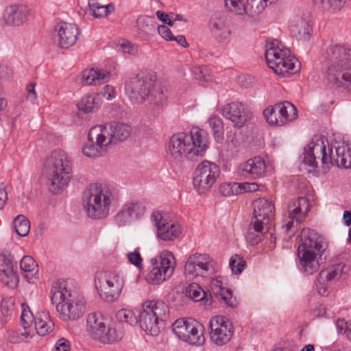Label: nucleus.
Instances as JSON below:
<instances>
[{
    "instance_id": "nucleus-1",
    "label": "nucleus",
    "mask_w": 351,
    "mask_h": 351,
    "mask_svg": "<svg viewBox=\"0 0 351 351\" xmlns=\"http://www.w3.org/2000/svg\"><path fill=\"white\" fill-rule=\"evenodd\" d=\"M321 162L322 167L330 169L332 166L351 168V141L342 143L335 147L330 145L324 136H314L311 142L304 147L302 162L306 165L315 169Z\"/></svg>"
},
{
    "instance_id": "nucleus-2",
    "label": "nucleus",
    "mask_w": 351,
    "mask_h": 351,
    "mask_svg": "<svg viewBox=\"0 0 351 351\" xmlns=\"http://www.w3.org/2000/svg\"><path fill=\"white\" fill-rule=\"evenodd\" d=\"M208 147L207 132L198 127H193L189 133L178 132L171 137L167 153L176 162H180L184 157L195 160L202 157Z\"/></svg>"
},
{
    "instance_id": "nucleus-3",
    "label": "nucleus",
    "mask_w": 351,
    "mask_h": 351,
    "mask_svg": "<svg viewBox=\"0 0 351 351\" xmlns=\"http://www.w3.org/2000/svg\"><path fill=\"white\" fill-rule=\"evenodd\" d=\"M324 58L328 64L325 74L328 82L335 88L351 90V49L330 45Z\"/></svg>"
},
{
    "instance_id": "nucleus-4",
    "label": "nucleus",
    "mask_w": 351,
    "mask_h": 351,
    "mask_svg": "<svg viewBox=\"0 0 351 351\" xmlns=\"http://www.w3.org/2000/svg\"><path fill=\"white\" fill-rule=\"evenodd\" d=\"M50 298L56 304L59 317L64 322L77 320L85 312L84 297L69 289L65 282L58 280L53 283Z\"/></svg>"
},
{
    "instance_id": "nucleus-5",
    "label": "nucleus",
    "mask_w": 351,
    "mask_h": 351,
    "mask_svg": "<svg viewBox=\"0 0 351 351\" xmlns=\"http://www.w3.org/2000/svg\"><path fill=\"white\" fill-rule=\"evenodd\" d=\"M301 243L298 248L299 269L306 275L316 272L319 263L318 256H321L327 247L326 239L316 231L304 229L301 232Z\"/></svg>"
},
{
    "instance_id": "nucleus-6",
    "label": "nucleus",
    "mask_w": 351,
    "mask_h": 351,
    "mask_svg": "<svg viewBox=\"0 0 351 351\" xmlns=\"http://www.w3.org/2000/svg\"><path fill=\"white\" fill-rule=\"evenodd\" d=\"M265 56L268 66L280 76L288 77L298 71L296 67L298 60L277 39L267 42Z\"/></svg>"
},
{
    "instance_id": "nucleus-7",
    "label": "nucleus",
    "mask_w": 351,
    "mask_h": 351,
    "mask_svg": "<svg viewBox=\"0 0 351 351\" xmlns=\"http://www.w3.org/2000/svg\"><path fill=\"white\" fill-rule=\"evenodd\" d=\"M112 193L108 188H103L100 184H90L84 191L82 202L88 216L99 219L109 214Z\"/></svg>"
},
{
    "instance_id": "nucleus-8",
    "label": "nucleus",
    "mask_w": 351,
    "mask_h": 351,
    "mask_svg": "<svg viewBox=\"0 0 351 351\" xmlns=\"http://www.w3.org/2000/svg\"><path fill=\"white\" fill-rule=\"evenodd\" d=\"M49 170L48 186L49 191L58 193L69 184L72 171L71 162L68 155L62 150H54L47 160Z\"/></svg>"
},
{
    "instance_id": "nucleus-9",
    "label": "nucleus",
    "mask_w": 351,
    "mask_h": 351,
    "mask_svg": "<svg viewBox=\"0 0 351 351\" xmlns=\"http://www.w3.org/2000/svg\"><path fill=\"white\" fill-rule=\"evenodd\" d=\"M138 315L141 328L147 334L156 336L165 326L169 317V308L162 301L148 300L143 303Z\"/></svg>"
},
{
    "instance_id": "nucleus-10",
    "label": "nucleus",
    "mask_w": 351,
    "mask_h": 351,
    "mask_svg": "<svg viewBox=\"0 0 351 351\" xmlns=\"http://www.w3.org/2000/svg\"><path fill=\"white\" fill-rule=\"evenodd\" d=\"M124 284L123 274L115 269L100 271L95 275V287L101 297L108 302L115 301L120 296Z\"/></svg>"
},
{
    "instance_id": "nucleus-11",
    "label": "nucleus",
    "mask_w": 351,
    "mask_h": 351,
    "mask_svg": "<svg viewBox=\"0 0 351 351\" xmlns=\"http://www.w3.org/2000/svg\"><path fill=\"white\" fill-rule=\"evenodd\" d=\"M176 336L189 345L199 346L205 342L204 327L195 319H178L172 325Z\"/></svg>"
},
{
    "instance_id": "nucleus-12",
    "label": "nucleus",
    "mask_w": 351,
    "mask_h": 351,
    "mask_svg": "<svg viewBox=\"0 0 351 351\" xmlns=\"http://www.w3.org/2000/svg\"><path fill=\"white\" fill-rule=\"evenodd\" d=\"M150 263L152 268L146 277L148 282L159 285L173 275L176 262L171 252H163L159 258H152Z\"/></svg>"
},
{
    "instance_id": "nucleus-13",
    "label": "nucleus",
    "mask_w": 351,
    "mask_h": 351,
    "mask_svg": "<svg viewBox=\"0 0 351 351\" xmlns=\"http://www.w3.org/2000/svg\"><path fill=\"white\" fill-rule=\"evenodd\" d=\"M109 138V131L103 125L93 127L88 132V141L83 147V154L89 158L104 156L110 145Z\"/></svg>"
},
{
    "instance_id": "nucleus-14",
    "label": "nucleus",
    "mask_w": 351,
    "mask_h": 351,
    "mask_svg": "<svg viewBox=\"0 0 351 351\" xmlns=\"http://www.w3.org/2000/svg\"><path fill=\"white\" fill-rule=\"evenodd\" d=\"M220 173L219 167L208 160L202 161L194 171L193 184L199 194L207 192L216 182Z\"/></svg>"
},
{
    "instance_id": "nucleus-15",
    "label": "nucleus",
    "mask_w": 351,
    "mask_h": 351,
    "mask_svg": "<svg viewBox=\"0 0 351 351\" xmlns=\"http://www.w3.org/2000/svg\"><path fill=\"white\" fill-rule=\"evenodd\" d=\"M154 80L147 75H136L125 84V93L132 104H141L153 90Z\"/></svg>"
},
{
    "instance_id": "nucleus-16",
    "label": "nucleus",
    "mask_w": 351,
    "mask_h": 351,
    "mask_svg": "<svg viewBox=\"0 0 351 351\" xmlns=\"http://www.w3.org/2000/svg\"><path fill=\"white\" fill-rule=\"evenodd\" d=\"M209 336L213 343L222 346L228 343L234 334L232 322L226 317L216 315L209 321Z\"/></svg>"
},
{
    "instance_id": "nucleus-17",
    "label": "nucleus",
    "mask_w": 351,
    "mask_h": 351,
    "mask_svg": "<svg viewBox=\"0 0 351 351\" xmlns=\"http://www.w3.org/2000/svg\"><path fill=\"white\" fill-rule=\"evenodd\" d=\"M211 258L206 254L195 253L191 255L185 263L184 274L189 280L197 277H206L213 271Z\"/></svg>"
},
{
    "instance_id": "nucleus-18",
    "label": "nucleus",
    "mask_w": 351,
    "mask_h": 351,
    "mask_svg": "<svg viewBox=\"0 0 351 351\" xmlns=\"http://www.w3.org/2000/svg\"><path fill=\"white\" fill-rule=\"evenodd\" d=\"M263 115L270 125H284L297 117V109L289 101L276 104L271 108H266Z\"/></svg>"
},
{
    "instance_id": "nucleus-19",
    "label": "nucleus",
    "mask_w": 351,
    "mask_h": 351,
    "mask_svg": "<svg viewBox=\"0 0 351 351\" xmlns=\"http://www.w3.org/2000/svg\"><path fill=\"white\" fill-rule=\"evenodd\" d=\"M222 115L232 121L234 127L241 128L251 118V111L243 103L233 101L221 110Z\"/></svg>"
},
{
    "instance_id": "nucleus-20",
    "label": "nucleus",
    "mask_w": 351,
    "mask_h": 351,
    "mask_svg": "<svg viewBox=\"0 0 351 351\" xmlns=\"http://www.w3.org/2000/svg\"><path fill=\"white\" fill-rule=\"evenodd\" d=\"M56 43L61 49H69L77 41L80 29L75 24L60 23L54 27Z\"/></svg>"
},
{
    "instance_id": "nucleus-21",
    "label": "nucleus",
    "mask_w": 351,
    "mask_h": 351,
    "mask_svg": "<svg viewBox=\"0 0 351 351\" xmlns=\"http://www.w3.org/2000/svg\"><path fill=\"white\" fill-rule=\"evenodd\" d=\"M145 206L138 201L126 202L114 217L115 223L124 226L133 220L141 218L145 212Z\"/></svg>"
},
{
    "instance_id": "nucleus-22",
    "label": "nucleus",
    "mask_w": 351,
    "mask_h": 351,
    "mask_svg": "<svg viewBox=\"0 0 351 351\" xmlns=\"http://www.w3.org/2000/svg\"><path fill=\"white\" fill-rule=\"evenodd\" d=\"M274 218V206L271 202L264 198L254 202V217L252 219L254 226L259 223L270 229L273 225Z\"/></svg>"
},
{
    "instance_id": "nucleus-23",
    "label": "nucleus",
    "mask_w": 351,
    "mask_h": 351,
    "mask_svg": "<svg viewBox=\"0 0 351 351\" xmlns=\"http://www.w3.org/2000/svg\"><path fill=\"white\" fill-rule=\"evenodd\" d=\"M348 267L343 263H338L329 268L322 270L317 278V289L321 295L328 294L326 284L337 280L346 275Z\"/></svg>"
},
{
    "instance_id": "nucleus-24",
    "label": "nucleus",
    "mask_w": 351,
    "mask_h": 351,
    "mask_svg": "<svg viewBox=\"0 0 351 351\" xmlns=\"http://www.w3.org/2000/svg\"><path fill=\"white\" fill-rule=\"evenodd\" d=\"M29 14L28 9L21 4H12L5 8L2 21L7 27H19L25 24Z\"/></svg>"
},
{
    "instance_id": "nucleus-25",
    "label": "nucleus",
    "mask_w": 351,
    "mask_h": 351,
    "mask_svg": "<svg viewBox=\"0 0 351 351\" xmlns=\"http://www.w3.org/2000/svg\"><path fill=\"white\" fill-rule=\"evenodd\" d=\"M152 218L157 227L158 237L162 241H172L181 233L180 224L166 221L160 212L153 213Z\"/></svg>"
},
{
    "instance_id": "nucleus-26",
    "label": "nucleus",
    "mask_w": 351,
    "mask_h": 351,
    "mask_svg": "<svg viewBox=\"0 0 351 351\" xmlns=\"http://www.w3.org/2000/svg\"><path fill=\"white\" fill-rule=\"evenodd\" d=\"M266 169L265 160L260 156L250 158L239 166L241 176L253 179L263 177L266 173Z\"/></svg>"
},
{
    "instance_id": "nucleus-27",
    "label": "nucleus",
    "mask_w": 351,
    "mask_h": 351,
    "mask_svg": "<svg viewBox=\"0 0 351 351\" xmlns=\"http://www.w3.org/2000/svg\"><path fill=\"white\" fill-rule=\"evenodd\" d=\"M210 29L213 36L219 43H227L229 42L231 32L223 14L217 13L211 17Z\"/></svg>"
},
{
    "instance_id": "nucleus-28",
    "label": "nucleus",
    "mask_w": 351,
    "mask_h": 351,
    "mask_svg": "<svg viewBox=\"0 0 351 351\" xmlns=\"http://www.w3.org/2000/svg\"><path fill=\"white\" fill-rule=\"evenodd\" d=\"M123 336L124 330L121 324L108 321L95 341L102 344L111 345L121 341Z\"/></svg>"
},
{
    "instance_id": "nucleus-29",
    "label": "nucleus",
    "mask_w": 351,
    "mask_h": 351,
    "mask_svg": "<svg viewBox=\"0 0 351 351\" xmlns=\"http://www.w3.org/2000/svg\"><path fill=\"white\" fill-rule=\"evenodd\" d=\"M210 287L213 294L218 298L219 300L223 301L230 307L237 306V300L233 297L232 291L224 287L222 277L217 276L212 278Z\"/></svg>"
},
{
    "instance_id": "nucleus-30",
    "label": "nucleus",
    "mask_w": 351,
    "mask_h": 351,
    "mask_svg": "<svg viewBox=\"0 0 351 351\" xmlns=\"http://www.w3.org/2000/svg\"><path fill=\"white\" fill-rule=\"evenodd\" d=\"M0 280L10 288L15 287L18 282L14 263L11 258L5 254H0Z\"/></svg>"
},
{
    "instance_id": "nucleus-31",
    "label": "nucleus",
    "mask_w": 351,
    "mask_h": 351,
    "mask_svg": "<svg viewBox=\"0 0 351 351\" xmlns=\"http://www.w3.org/2000/svg\"><path fill=\"white\" fill-rule=\"evenodd\" d=\"M289 28L292 35L298 40H308L310 37L311 28L306 18L295 16L289 21Z\"/></svg>"
},
{
    "instance_id": "nucleus-32",
    "label": "nucleus",
    "mask_w": 351,
    "mask_h": 351,
    "mask_svg": "<svg viewBox=\"0 0 351 351\" xmlns=\"http://www.w3.org/2000/svg\"><path fill=\"white\" fill-rule=\"evenodd\" d=\"M108 319L99 312L89 313L86 317V332L88 335L95 341L101 332L103 328L108 322Z\"/></svg>"
},
{
    "instance_id": "nucleus-33",
    "label": "nucleus",
    "mask_w": 351,
    "mask_h": 351,
    "mask_svg": "<svg viewBox=\"0 0 351 351\" xmlns=\"http://www.w3.org/2000/svg\"><path fill=\"white\" fill-rule=\"evenodd\" d=\"M309 210L308 201L306 197H300L289 205V219H295L300 223Z\"/></svg>"
},
{
    "instance_id": "nucleus-34",
    "label": "nucleus",
    "mask_w": 351,
    "mask_h": 351,
    "mask_svg": "<svg viewBox=\"0 0 351 351\" xmlns=\"http://www.w3.org/2000/svg\"><path fill=\"white\" fill-rule=\"evenodd\" d=\"M103 126L109 131L110 144L116 141H123L126 140L131 133V127L123 123L114 122Z\"/></svg>"
},
{
    "instance_id": "nucleus-35",
    "label": "nucleus",
    "mask_w": 351,
    "mask_h": 351,
    "mask_svg": "<svg viewBox=\"0 0 351 351\" xmlns=\"http://www.w3.org/2000/svg\"><path fill=\"white\" fill-rule=\"evenodd\" d=\"M35 329L40 336H45L53 332L54 324L47 311L40 312L35 318Z\"/></svg>"
},
{
    "instance_id": "nucleus-36",
    "label": "nucleus",
    "mask_w": 351,
    "mask_h": 351,
    "mask_svg": "<svg viewBox=\"0 0 351 351\" xmlns=\"http://www.w3.org/2000/svg\"><path fill=\"white\" fill-rule=\"evenodd\" d=\"M110 73L106 71L90 69L84 72L83 81L86 85H101L108 82Z\"/></svg>"
},
{
    "instance_id": "nucleus-37",
    "label": "nucleus",
    "mask_w": 351,
    "mask_h": 351,
    "mask_svg": "<svg viewBox=\"0 0 351 351\" xmlns=\"http://www.w3.org/2000/svg\"><path fill=\"white\" fill-rule=\"evenodd\" d=\"M88 10L92 16L95 18L107 16L114 10L112 3L101 5L98 0H88Z\"/></svg>"
},
{
    "instance_id": "nucleus-38",
    "label": "nucleus",
    "mask_w": 351,
    "mask_h": 351,
    "mask_svg": "<svg viewBox=\"0 0 351 351\" xmlns=\"http://www.w3.org/2000/svg\"><path fill=\"white\" fill-rule=\"evenodd\" d=\"M33 337V332L31 330L9 329L7 331L5 339L10 343H19L21 342H28Z\"/></svg>"
},
{
    "instance_id": "nucleus-39",
    "label": "nucleus",
    "mask_w": 351,
    "mask_h": 351,
    "mask_svg": "<svg viewBox=\"0 0 351 351\" xmlns=\"http://www.w3.org/2000/svg\"><path fill=\"white\" fill-rule=\"evenodd\" d=\"M186 297L195 302L204 301L205 305H210L211 302L210 297H208L206 292L197 283H191L185 289Z\"/></svg>"
},
{
    "instance_id": "nucleus-40",
    "label": "nucleus",
    "mask_w": 351,
    "mask_h": 351,
    "mask_svg": "<svg viewBox=\"0 0 351 351\" xmlns=\"http://www.w3.org/2000/svg\"><path fill=\"white\" fill-rule=\"evenodd\" d=\"M269 230L268 227H265L259 223H257V226H254L251 221L246 234V239L248 242L251 243L252 245L257 244L261 241L262 237Z\"/></svg>"
},
{
    "instance_id": "nucleus-41",
    "label": "nucleus",
    "mask_w": 351,
    "mask_h": 351,
    "mask_svg": "<svg viewBox=\"0 0 351 351\" xmlns=\"http://www.w3.org/2000/svg\"><path fill=\"white\" fill-rule=\"evenodd\" d=\"M207 122L212 130L213 135L216 142L218 143H222L224 132L222 119L217 115H213L208 119Z\"/></svg>"
},
{
    "instance_id": "nucleus-42",
    "label": "nucleus",
    "mask_w": 351,
    "mask_h": 351,
    "mask_svg": "<svg viewBox=\"0 0 351 351\" xmlns=\"http://www.w3.org/2000/svg\"><path fill=\"white\" fill-rule=\"evenodd\" d=\"M151 93L150 105L152 106L154 113L158 114L166 105L167 95L161 89L154 90Z\"/></svg>"
},
{
    "instance_id": "nucleus-43",
    "label": "nucleus",
    "mask_w": 351,
    "mask_h": 351,
    "mask_svg": "<svg viewBox=\"0 0 351 351\" xmlns=\"http://www.w3.org/2000/svg\"><path fill=\"white\" fill-rule=\"evenodd\" d=\"M14 226L16 232L21 237H25L30 230V223L24 215H18L14 219Z\"/></svg>"
},
{
    "instance_id": "nucleus-44",
    "label": "nucleus",
    "mask_w": 351,
    "mask_h": 351,
    "mask_svg": "<svg viewBox=\"0 0 351 351\" xmlns=\"http://www.w3.org/2000/svg\"><path fill=\"white\" fill-rule=\"evenodd\" d=\"M0 308L2 314L1 323L3 325L8 322L13 315L14 302L12 298L3 299L1 302Z\"/></svg>"
},
{
    "instance_id": "nucleus-45",
    "label": "nucleus",
    "mask_w": 351,
    "mask_h": 351,
    "mask_svg": "<svg viewBox=\"0 0 351 351\" xmlns=\"http://www.w3.org/2000/svg\"><path fill=\"white\" fill-rule=\"evenodd\" d=\"M20 265L24 272L29 273L32 276L36 275L38 272V265L30 256H23L21 260Z\"/></svg>"
},
{
    "instance_id": "nucleus-46",
    "label": "nucleus",
    "mask_w": 351,
    "mask_h": 351,
    "mask_svg": "<svg viewBox=\"0 0 351 351\" xmlns=\"http://www.w3.org/2000/svg\"><path fill=\"white\" fill-rule=\"evenodd\" d=\"M225 7L231 12L238 15L247 13L245 0H224Z\"/></svg>"
},
{
    "instance_id": "nucleus-47",
    "label": "nucleus",
    "mask_w": 351,
    "mask_h": 351,
    "mask_svg": "<svg viewBox=\"0 0 351 351\" xmlns=\"http://www.w3.org/2000/svg\"><path fill=\"white\" fill-rule=\"evenodd\" d=\"M116 317L119 322H126L130 325H134L138 322L137 316L134 311L126 308L118 311Z\"/></svg>"
},
{
    "instance_id": "nucleus-48",
    "label": "nucleus",
    "mask_w": 351,
    "mask_h": 351,
    "mask_svg": "<svg viewBox=\"0 0 351 351\" xmlns=\"http://www.w3.org/2000/svg\"><path fill=\"white\" fill-rule=\"evenodd\" d=\"M34 320H35V319L29 306L25 303H22L21 324L23 328L28 329V327L32 324Z\"/></svg>"
},
{
    "instance_id": "nucleus-49",
    "label": "nucleus",
    "mask_w": 351,
    "mask_h": 351,
    "mask_svg": "<svg viewBox=\"0 0 351 351\" xmlns=\"http://www.w3.org/2000/svg\"><path fill=\"white\" fill-rule=\"evenodd\" d=\"M219 192L223 196L237 195L241 193L240 185L237 182H225L221 184Z\"/></svg>"
},
{
    "instance_id": "nucleus-50",
    "label": "nucleus",
    "mask_w": 351,
    "mask_h": 351,
    "mask_svg": "<svg viewBox=\"0 0 351 351\" xmlns=\"http://www.w3.org/2000/svg\"><path fill=\"white\" fill-rule=\"evenodd\" d=\"M95 107V97L93 95H89L82 97L80 101L77 104L79 110L84 112H90Z\"/></svg>"
},
{
    "instance_id": "nucleus-51",
    "label": "nucleus",
    "mask_w": 351,
    "mask_h": 351,
    "mask_svg": "<svg viewBox=\"0 0 351 351\" xmlns=\"http://www.w3.org/2000/svg\"><path fill=\"white\" fill-rule=\"evenodd\" d=\"M191 73L193 77L199 82L211 80L208 70L205 66H195L191 69Z\"/></svg>"
},
{
    "instance_id": "nucleus-52",
    "label": "nucleus",
    "mask_w": 351,
    "mask_h": 351,
    "mask_svg": "<svg viewBox=\"0 0 351 351\" xmlns=\"http://www.w3.org/2000/svg\"><path fill=\"white\" fill-rule=\"evenodd\" d=\"M229 265L234 274H239L243 270L245 262L241 256L236 254L231 257Z\"/></svg>"
},
{
    "instance_id": "nucleus-53",
    "label": "nucleus",
    "mask_w": 351,
    "mask_h": 351,
    "mask_svg": "<svg viewBox=\"0 0 351 351\" xmlns=\"http://www.w3.org/2000/svg\"><path fill=\"white\" fill-rule=\"evenodd\" d=\"M346 2V0H321L322 7L331 12L339 11Z\"/></svg>"
},
{
    "instance_id": "nucleus-54",
    "label": "nucleus",
    "mask_w": 351,
    "mask_h": 351,
    "mask_svg": "<svg viewBox=\"0 0 351 351\" xmlns=\"http://www.w3.org/2000/svg\"><path fill=\"white\" fill-rule=\"evenodd\" d=\"M154 18L145 16L139 17L136 21L138 28L145 33L151 31L154 27Z\"/></svg>"
},
{
    "instance_id": "nucleus-55",
    "label": "nucleus",
    "mask_w": 351,
    "mask_h": 351,
    "mask_svg": "<svg viewBox=\"0 0 351 351\" xmlns=\"http://www.w3.org/2000/svg\"><path fill=\"white\" fill-rule=\"evenodd\" d=\"M336 328L338 333L346 335L347 338L351 341V322L344 319H339L336 322Z\"/></svg>"
},
{
    "instance_id": "nucleus-56",
    "label": "nucleus",
    "mask_w": 351,
    "mask_h": 351,
    "mask_svg": "<svg viewBox=\"0 0 351 351\" xmlns=\"http://www.w3.org/2000/svg\"><path fill=\"white\" fill-rule=\"evenodd\" d=\"M129 262L137 267L138 268L142 267V258L138 251L136 250L134 252H129L127 254Z\"/></svg>"
},
{
    "instance_id": "nucleus-57",
    "label": "nucleus",
    "mask_w": 351,
    "mask_h": 351,
    "mask_svg": "<svg viewBox=\"0 0 351 351\" xmlns=\"http://www.w3.org/2000/svg\"><path fill=\"white\" fill-rule=\"evenodd\" d=\"M158 32L165 40L172 41L173 35L170 29L165 25L158 26Z\"/></svg>"
},
{
    "instance_id": "nucleus-58",
    "label": "nucleus",
    "mask_w": 351,
    "mask_h": 351,
    "mask_svg": "<svg viewBox=\"0 0 351 351\" xmlns=\"http://www.w3.org/2000/svg\"><path fill=\"white\" fill-rule=\"evenodd\" d=\"M241 189V193L246 192H255L258 190V185L255 182L239 183Z\"/></svg>"
},
{
    "instance_id": "nucleus-59",
    "label": "nucleus",
    "mask_w": 351,
    "mask_h": 351,
    "mask_svg": "<svg viewBox=\"0 0 351 351\" xmlns=\"http://www.w3.org/2000/svg\"><path fill=\"white\" fill-rule=\"evenodd\" d=\"M70 349L69 342L64 338L60 339L55 344L53 351H69Z\"/></svg>"
},
{
    "instance_id": "nucleus-60",
    "label": "nucleus",
    "mask_w": 351,
    "mask_h": 351,
    "mask_svg": "<svg viewBox=\"0 0 351 351\" xmlns=\"http://www.w3.org/2000/svg\"><path fill=\"white\" fill-rule=\"evenodd\" d=\"M120 47L123 52L130 55H134L136 53V48L129 41L123 40L121 44Z\"/></svg>"
},
{
    "instance_id": "nucleus-61",
    "label": "nucleus",
    "mask_w": 351,
    "mask_h": 351,
    "mask_svg": "<svg viewBox=\"0 0 351 351\" xmlns=\"http://www.w3.org/2000/svg\"><path fill=\"white\" fill-rule=\"evenodd\" d=\"M101 95L106 99L110 100L115 97V90L113 86L106 85L101 90Z\"/></svg>"
},
{
    "instance_id": "nucleus-62",
    "label": "nucleus",
    "mask_w": 351,
    "mask_h": 351,
    "mask_svg": "<svg viewBox=\"0 0 351 351\" xmlns=\"http://www.w3.org/2000/svg\"><path fill=\"white\" fill-rule=\"evenodd\" d=\"M36 84L34 82H30L27 86V99L32 101H34L37 98V94L35 90Z\"/></svg>"
},
{
    "instance_id": "nucleus-63",
    "label": "nucleus",
    "mask_w": 351,
    "mask_h": 351,
    "mask_svg": "<svg viewBox=\"0 0 351 351\" xmlns=\"http://www.w3.org/2000/svg\"><path fill=\"white\" fill-rule=\"evenodd\" d=\"M158 19L165 24H167L169 26H173V21L169 19V15L162 11L158 10L156 12Z\"/></svg>"
},
{
    "instance_id": "nucleus-64",
    "label": "nucleus",
    "mask_w": 351,
    "mask_h": 351,
    "mask_svg": "<svg viewBox=\"0 0 351 351\" xmlns=\"http://www.w3.org/2000/svg\"><path fill=\"white\" fill-rule=\"evenodd\" d=\"M8 199V194L6 193L5 186H0V209L3 208Z\"/></svg>"
}]
</instances>
